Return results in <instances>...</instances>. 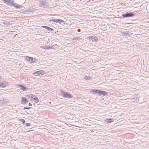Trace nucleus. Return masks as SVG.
<instances>
[{
  "label": "nucleus",
  "mask_w": 149,
  "mask_h": 149,
  "mask_svg": "<svg viewBox=\"0 0 149 149\" xmlns=\"http://www.w3.org/2000/svg\"><path fill=\"white\" fill-rule=\"evenodd\" d=\"M33 74L36 76H38L40 74L43 75L44 74V72L42 70H40L34 73Z\"/></svg>",
  "instance_id": "nucleus-5"
},
{
  "label": "nucleus",
  "mask_w": 149,
  "mask_h": 149,
  "mask_svg": "<svg viewBox=\"0 0 149 149\" xmlns=\"http://www.w3.org/2000/svg\"><path fill=\"white\" fill-rule=\"evenodd\" d=\"M31 125V124L29 123H27L26 124V126L27 127L30 126Z\"/></svg>",
  "instance_id": "nucleus-25"
},
{
  "label": "nucleus",
  "mask_w": 149,
  "mask_h": 149,
  "mask_svg": "<svg viewBox=\"0 0 149 149\" xmlns=\"http://www.w3.org/2000/svg\"><path fill=\"white\" fill-rule=\"evenodd\" d=\"M26 59L27 61H29L31 63H33V59L32 57L29 56H26Z\"/></svg>",
  "instance_id": "nucleus-6"
},
{
  "label": "nucleus",
  "mask_w": 149,
  "mask_h": 149,
  "mask_svg": "<svg viewBox=\"0 0 149 149\" xmlns=\"http://www.w3.org/2000/svg\"><path fill=\"white\" fill-rule=\"evenodd\" d=\"M61 92L62 94V96L66 98L67 97V95L68 93L67 92H64L62 91H61Z\"/></svg>",
  "instance_id": "nucleus-10"
},
{
  "label": "nucleus",
  "mask_w": 149,
  "mask_h": 149,
  "mask_svg": "<svg viewBox=\"0 0 149 149\" xmlns=\"http://www.w3.org/2000/svg\"><path fill=\"white\" fill-rule=\"evenodd\" d=\"M129 32L128 31H124L122 33V34L125 36H130V34L129 33Z\"/></svg>",
  "instance_id": "nucleus-11"
},
{
  "label": "nucleus",
  "mask_w": 149,
  "mask_h": 149,
  "mask_svg": "<svg viewBox=\"0 0 149 149\" xmlns=\"http://www.w3.org/2000/svg\"><path fill=\"white\" fill-rule=\"evenodd\" d=\"M28 102V101L26 100V98L24 97H23L21 99V103L23 104H26Z\"/></svg>",
  "instance_id": "nucleus-8"
},
{
  "label": "nucleus",
  "mask_w": 149,
  "mask_h": 149,
  "mask_svg": "<svg viewBox=\"0 0 149 149\" xmlns=\"http://www.w3.org/2000/svg\"><path fill=\"white\" fill-rule=\"evenodd\" d=\"M19 120L22 122L23 124H24L25 122V120L24 119H20Z\"/></svg>",
  "instance_id": "nucleus-21"
},
{
  "label": "nucleus",
  "mask_w": 149,
  "mask_h": 149,
  "mask_svg": "<svg viewBox=\"0 0 149 149\" xmlns=\"http://www.w3.org/2000/svg\"><path fill=\"white\" fill-rule=\"evenodd\" d=\"M49 21L50 22H51L52 21L54 22H56V23H57V19H54L52 20H49Z\"/></svg>",
  "instance_id": "nucleus-16"
},
{
  "label": "nucleus",
  "mask_w": 149,
  "mask_h": 149,
  "mask_svg": "<svg viewBox=\"0 0 149 149\" xmlns=\"http://www.w3.org/2000/svg\"><path fill=\"white\" fill-rule=\"evenodd\" d=\"M126 99L125 100H127V99Z\"/></svg>",
  "instance_id": "nucleus-31"
},
{
  "label": "nucleus",
  "mask_w": 149,
  "mask_h": 149,
  "mask_svg": "<svg viewBox=\"0 0 149 149\" xmlns=\"http://www.w3.org/2000/svg\"><path fill=\"white\" fill-rule=\"evenodd\" d=\"M19 87H21V89L23 91H27L28 89V88H26V87H25L24 86H22V85L19 84H18L17 85Z\"/></svg>",
  "instance_id": "nucleus-9"
},
{
  "label": "nucleus",
  "mask_w": 149,
  "mask_h": 149,
  "mask_svg": "<svg viewBox=\"0 0 149 149\" xmlns=\"http://www.w3.org/2000/svg\"><path fill=\"white\" fill-rule=\"evenodd\" d=\"M24 109H29V108H27V107H24Z\"/></svg>",
  "instance_id": "nucleus-29"
},
{
  "label": "nucleus",
  "mask_w": 149,
  "mask_h": 149,
  "mask_svg": "<svg viewBox=\"0 0 149 149\" xmlns=\"http://www.w3.org/2000/svg\"><path fill=\"white\" fill-rule=\"evenodd\" d=\"M51 49H54V46L53 45L50 47Z\"/></svg>",
  "instance_id": "nucleus-27"
},
{
  "label": "nucleus",
  "mask_w": 149,
  "mask_h": 149,
  "mask_svg": "<svg viewBox=\"0 0 149 149\" xmlns=\"http://www.w3.org/2000/svg\"><path fill=\"white\" fill-rule=\"evenodd\" d=\"M97 92L99 94V95L100 96L101 95H105L107 94V92L105 91H102L98 90H96L95 91V93Z\"/></svg>",
  "instance_id": "nucleus-4"
},
{
  "label": "nucleus",
  "mask_w": 149,
  "mask_h": 149,
  "mask_svg": "<svg viewBox=\"0 0 149 149\" xmlns=\"http://www.w3.org/2000/svg\"><path fill=\"white\" fill-rule=\"evenodd\" d=\"M79 38L78 37H74L73 38V40H78V39H79Z\"/></svg>",
  "instance_id": "nucleus-24"
},
{
  "label": "nucleus",
  "mask_w": 149,
  "mask_h": 149,
  "mask_svg": "<svg viewBox=\"0 0 149 149\" xmlns=\"http://www.w3.org/2000/svg\"><path fill=\"white\" fill-rule=\"evenodd\" d=\"M134 16V14L131 13H127L126 14H123L122 15V16L124 17H132Z\"/></svg>",
  "instance_id": "nucleus-3"
},
{
  "label": "nucleus",
  "mask_w": 149,
  "mask_h": 149,
  "mask_svg": "<svg viewBox=\"0 0 149 149\" xmlns=\"http://www.w3.org/2000/svg\"><path fill=\"white\" fill-rule=\"evenodd\" d=\"M29 96V97L30 98H33V95L32 94H31L28 95Z\"/></svg>",
  "instance_id": "nucleus-23"
},
{
  "label": "nucleus",
  "mask_w": 149,
  "mask_h": 149,
  "mask_svg": "<svg viewBox=\"0 0 149 149\" xmlns=\"http://www.w3.org/2000/svg\"><path fill=\"white\" fill-rule=\"evenodd\" d=\"M43 27L45 28L48 30V31H52L53 30V29H52L50 28L47 26H43Z\"/></svg>",
  "instance_id": "nucleus-12"
},
{
  "label": "nucleus",
  "mask_w": 149,
  "mask_h": 149,
  "mask_svg": "<svg viewBox=\"0 0 149 149\" xmlns=\"http://www.w3.org/2000/svg\"><path fill=\"white\" fill-rule=\"evenodd\" d=\"M41 48H42V49H46V47L44 46H41Z\"/></svg>",
  "instance_id": "nucleus-26"
},
{
  "label": "nucleus",
  "mask_w": 149,
  "mask_h": 149,
  "mask_svg": "<svg viewBox=\"0 0 149 149\" xmlns=\"http://www.w3.org/2000/svg\"><path fill=\"white\" fill-rule=\"evenodd\" d=\"M46 49H51L50 47H46Z\"/></svg>",
  "instance_id": "nucleus-28"
},
{
  "label": "nucleus",
  "mask_w": 149,
  "mask_h": 149,
  "mask_svg": "<svg viewBox=\"0 0 149 149\" xmlns=\"http://www.w3.org/2000/svg\"><path fill=\"white\" fill-rule=\"evenodd\" d=\"M5 3L7 5H9L13 1V0H3Z\"/></svg>",
  "instance_id": "nucleus-7"
},
{
  "label": "nucleus",
  "mask_w": 149,
  "mask_h": 149,
  "mask_svg": "<svg viewBox=\"0 0 149 149\" xmlns=\"http://www.w3.org/2000/svg\"><path fill=\"white\" fill-rule=\"evenodd\" d=\"M3 24H6L7 25H10V23L9 22H7L6 21H4L3 22Z\"/></svg>",
  "instance_id": "nucleus-15"
},
{
  "label": "nucleus",
  "mask_w": 149,
  "mask_h": 149,
  "mask_svg": "<svg viewBox=\"0 0 149 149\" xmlns=\"http://www.w3.org/2000/svg\"><path fill=\"white\" fill-rule=\"evenodd\" d=\"M6 85L5 84H4V83H2L0 84V86L1 87H2V88L5 87H6Z\"/></svg>",
  "instance_id": "nucleus-14"
},
{
  "label": "nucleus",
  "mask_w": 149,
  "mask_h": 149,
  "mask_svg": "<svg viewBox=\"0 0 149 149\" xmlns=\"http://www.w3.org/2000/svg\"><path fill=\"white\" fill-rule=\"evenodd\" d=\"M77 31L78 32H80L81 30H80V29H78Z\"/></svg>",
  "instance_id": "nucleus-30"
},
{
  "label": "nucleus",
  "mask_w": 149,
  "mask_h": 149,
  "mask_svg": "<svg viewBox=\"0 0 149 149\" xmlns=\"http://www.w3.org/2000/svg\"><path fill=\"white\" fill-rule=\"evenodd\" d=\"M14 6L16 8H20V7H21V6L19 5H17V6Z\"/></svg>",
  "instance_id": "nucleus-22"
},
{
  "label": "nucleus",
  "mask_w": 149,
  "mask_h": 149,
  "mask_svg": "<svg viewBox=\"0 0 149 149\" xmlns=\"http://www.w3.org/2000/svg\"><path fill=\"white\" fill-rule=\"evenodd\" d=\"M64 22V21L59 19H57V22H58L60 24Z\"/></svg>",
  "instance_id": "nucleus-20"
},
{
  "label": "nucleus",
  "mask_w": 149,
  "mask_h": 149,
  "mask_svg": "<svg viewBox=\"0 0 149 149\" xmlns=\"http://www.w3.org/2000/svg\"><path fill=\"white\" fill-rule=\"evenodd\" d=\"M107 122L109 123H111L113 121V120L111 118L107 119Z\"/></svg>",
  "instance_id": "nucleus-18"
},
{
  "label": "nucleus",
  "mask_w": 149,
  "mask_h": 149,
  "mask_svg": "<svg viewBox=\"0 0 149 149\" xmlns=\"http://www.w3.org/2000/svg\"><path fill=\"white\" fill-rule=\"evenodd\" d=\"M39 5L40 7L47 8L49 7V5L47 0H39Z\"/></svg>",
  "instance_id": "nucleus-1"
},
{
  "label": "nucleus",
  "mask_w": 149,
  "mask_h": 149,
  "mask_svg": "<svg viewBox=\"0 0 149 149\" xmlns=\"http://www.w3.org/2000/svg\"><path fill=\"white\" fill-rule=\"evenodd\" d=\"M33 100H35L34 102L35 103H37L39 102V100L37 97H35L33 98Z\"/></svg>",
  "instance_id": "nucleus-13"
},
{
  "label": "nucleus",
  "mask_w": 149,
  "mask_h": 149,
  "mask_svg": "<svg viewBox=\"0 0 149 149\" xmlns=\"http://www.w3.org/2000/svg\"><path fill=\"white\" fill-rule=\"evenodd\" d=\"M87 39L93 42H97L98 40V38L95 36H92L88 37L87 38Z\"/></svg>",
  "instance_id": "nucleus-2"
},
{
  "label": "nucleus",
  "mask_w": 149,
  "mask_h": 149,
  "mask_svg": "<svg viewBox=\"0 0 149 149\" xmlns=\"http://www.w3.org/2000/svg\"><path fill=\"white\" fill-rule=\"evenodd\" d=\"M84 79L86 80H88L91 79V78L89 77L85 76L84 78Z\"/></svg>",
  "instance_id": "nucleus-19"
},
{
  "label": "nucleus",
  "mask_w": 149,
  "mask_h": 149,
  "mask_svg": "<svg viewBox=\"0 0 149 149\" xmlns=\"http://www.w3.org/2000/svg\"><path fill=\"white\" fill-rule=\"evenodd\" d=\"M67 97H66V98H71L72 97V95L70 94H69L68 93V94L67 95Z\"/></svg>",
  "instance_id": "nucleus-17"
}]
</instances>
